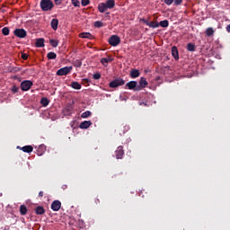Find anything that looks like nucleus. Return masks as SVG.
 Segmentation results:
<instances>
[{
    "instance_id": "nucleus-1",
    "label": "nucleus",
    "mask_w": 230,
    "mask_h": 230,
    "mask_svg": "<svg viewBox=\"0 0 230 230\" xmlns=\"http://www.w3.org/2000/svg\"><path fill=\"white\" fill-rule=\"evenodd\" d=\"M40 6L42 12H49L53 10V6H55V4L51 0H41L40 3Z\"/></svg>"
},
{
    "instance_id": "nucleus-2",
    "label": "nucleus",
    "mask_w": 230,
    "mask_h": 230,
    "mask_svg": "<svg viewBox=\"0 0 230 230\" xmlns=\"http://www.w3.org/2000/svg\"><path fill=\"white\" fill-rule=\"evenodd\" d=\"M124 89H128L129 91H134L135 93L141 91V88L138 87L137 81L128 82Z\"/></svg>"
},
{
    "instance_id": "nucleus-3",
    "label": "nucleus",
    "mask_w": 230,
    "mask_h": 230,
    "mask_svg": "<svg viewBox=\"0 0 230 230\" xmlns=\"http://www.w3.org/2000/svg\"><path fill=\"white\" fill-rule=\"evenodd\" d=\"M109 45L116 48V46H119L121 43V39L118 35H112L108 40Z\"/></svg>"
},
{
    "instance_id": "nucleus-4",
    "label": "nucleus",
    "mask_w": 230,
    "mask_h": 230,
    "mask_svg": "<svg viewBox=\"0 0 230 230\" xmlns=\"http://www.w3.org/2000/svg\"><path fill=\"white\" fill-rule=\"evenodd\" d=\"M109 85L111 89H116V87L125 85V80H123V78H121V77H119V78H116L115 80L111 81Z\"/></svg>"
},
{
    "instance_id": "nucleus-5",
    "label": "nucleus",
    "mask_w": 230,
    "mask_h": 230,
    "mask_svg": "<svg viewBox=\"0 0 230 230\" xmlns=\"http://www.w3.org/2000/svg\"><path fill=\"white\" fill-rule=\"evenodd\" d=\"M73 71V66H64L57 71L58 76H66L69 75V73Z\"/></svg>"
},
{
    "instance_id": "nucleus-6",
    "label": "nucleus",
    "mask_w": 230,
    "mask_h": 230,
    "mask_svg": "<svg viewBox=\"0 0 230 230\" xmlns=\"http://www.w3.org/2000/svg\"><path fill=\"white\" fill-rule=\"evenodd\" d=\"M13 35L18 39H25V37L28 35V32L24 29H15L13 31Z\"/></svg>"
},
{
    "instance_id": "nucleus-7",
    "label": "nucleus",
    "mask_w": 230,
    "mask_h": 230,
    "mask_svg": "<svg viewBox=\"0 0 230 230\" xmlns=\"http://www.w3.org/2000/svg\"><path fill=\"white\" fill-rule=\"evenodd\" d=\"M31 85H33V82L30 80H25L21 83L20 87L22 91H30V89H31Z\"/></svg>"
},
{
    "instance_id": "nucleus-8",
    "label": "nucleus",
    "mask_w": 230,
    "mask_h": 230,
    "mask_svg": "<svg viewBox=\"0 0 230 230\" xmlns=\"http://www.w3.org/2000/svg\"><path fill=\"white\" fill-rule=\"evenodd\" d=\"M123 155H125V151H123V146H119L115 151V157L116 159H123Z\"/></svg>"
},
{
    "instance_id": "nucleus-9",
    "label": "nucleus",
    "mask_w": 230,
    "mask_h": 230,
    "mask_svg": "<svg viewBox=\"0 0 230 230\" xmlns=\"http://www.w3.org/2000/svg\"><path fill=\"white\" fill-rule=\"evenodd\" d=\"M60 208H62V202L60 200H54L51 204L52 211H60Z\"/></svg>"
},
{
    "instance_id": "nucleus-10",
    "label": "nucleus",
    "mask_w": 230,
    "mask_h": 230,
    "mask_svg": "<svg viewBox=\"0 0 230 230\" xmlns=\"http://www.w3.org/2000/svg\"><path fill=\"white\" fill-rule=\"evenodd\" d=\"M108 10H112L114 6H116V1L114 0H107L103 3Z\"/></svg>"
},
{
    "instance_id": "nucleus-11",
    "label": "nucleus",
    "mask_w": 230,
    "mask_h": 230,
    "mask_svg": "<svg viewBox=\"0 0 230 230\" xmlns=\"http://www.w3.org/2000/svg\"><path fill=\"white\" fill-rule=\"evenodd\" d=\"M146 85H148V82H146V78L141 77L139 84H138V87H139L140 91H143V89H145V87Z\"/></svg>"
},
{
    "instance_id": "nucleus-12",
    "label": "nucleus",
    "mask_w": 230,
    "mask_h": 230,
    "mask_svg": "<svg viewBox=\"0 0 230 230\" xmlns=\"http://www.w3.org/2000/svg\"><path fill=\"white\" fill-rule=\"evenodd\" d=\"M50 26L54 31H57V30H58V19H52L50 22Z\"/></svg>"
},
{
    "instance_id": "nucleus-13",
    "label": "nucleus",
    "mask_w": 230,
    "mask_h": 230,
    "mask_svg": "<svg viewBox=\"0 0 230 230\" xmlns=\"http://www.w3.org/2000/svg\"><path fill=\"white\" fill-rule=\"evenodd\" d=\"M91 125H93V122H91V120H84L80 123L79 128L85 129L89 128Z\"/></svg>"
},
{
    "instance_id": "nucleus-14",
    "label": "nucleus",
    "mask_w": 230,
    "mask_h": 230,
    "mask_svg": "<svg viewBox=\"0 0 230 230\" xmlns=\"http://www.w3.org/2000/svg\"><path fill=\"white\" fill-rule=\"evenodd\" d=\"M172 55L174 59L179 60V49L175 46L172 48Z\"/></svg>"
},
{
    "instance_id": "nucleus-15",
    "label": "nucleus",
    "mask_w": 230,
    "mask_h": 230,
    "mask_svg": "<svg viewBox=\"0 0 230 230\" xmlns=\"http://www.w3.org/2000/svg\"><path fill=\"white\" fill-rule=\"evenodd\" d=\"M139 75H141V73L137 69H132L129 76L130 78H139Z\"/></svg>"
},
{
    "instance_id": "nucleus-16",
    "label": "nucleus",
    "mask_w": 230,
    "mask_h": 230,
    "mask_svg": "<svg viewBox=\"0 0 230 230\" xmlns=\"http://www.w3.org/2000/svg\"><path fill=\"white\" fill-rule=\"evenodd\" d=\"M44 38L37 39L35 43L36 48H44Z\"/></svg>"
},
{
    "instance_id": "nucleus-17",
    "label": "nucleus",
    "mask_w": 230,
    "mask_h": 230,
    "mask_svg": "<svg viewBox=\"0 0 230 230\" xmlns=\"http://www.w3.org/2000/svg\"><path fill=\"white\" fill-rule=\"evenodd\" d=\"M98 10L100 12V13H105V12H107V6L103 4V3H100L98 4Z\"/></svg>"
},
{
    "instance_id": "nucleus-18",
    "label": "nucleus",
    "mask_w": 230,
    "mask_h": 230,
    "mask_svg": "<svg viewBox=\"0 0 230 230\" xmlns=\"http://www.w3.org/2000/svg\"><path fill=\"white\" fill-rule=\"evenodd\" d=\"M22 152L25 154H31L33 152V146H24L22 147Z\"/></svg>"
},
{
    "instance_id": "nucleus-19",
    "label": "nucleus",
    "mask_w": 230,
    "mask_h": 230,
    "mask_svg": "<svg viewBox=\"0 0 230 230\" xmlns=\"http://www.w3.org/2000/svg\"><path fill=\"white\" fill-rule=\"evenodd\" d=\"M70 86L72 87V89H76L77 91H80V89H82V84H80L78 82L75 81L72 82Z\"/></svg>"
},
{
    "instance_id": "nucleus-20",
    "label": "nucleus",
    "mask_w": 230,
    "mask_h": 230,
    "mask_svg": "<svg viewBox=\"0 0 230 230\" xmlns=\"http://www.w3.org/2000/svg\"><path fill=\"white\" fill-rule=\"evenodd\" d=\"M205 33L207 37H213V35H215V30H213L211 27H208L207 28Z\"/></svg>"
},
{
    "instance_id": "nucleus-21",
    "label": "nucleus",
    "mask_w": 230,
    "mask_h": 230,
    "mask_svg": "<svg viewBox=\"0 0 230 230\" xmlns=\"http://www.w3.org/2000/svg\"><path fill=\"white\" fill-rule=\"evenodd\" d=\"M79 37L81 39H93V34H91L90 32H82L79 34Z\"/></svg>"
},
{
    "instance_id": "nucleus-22",
    "label": "nucleus",
    "mask_w": 230,
    "mask_h": 230,
    "mask_svg": "<svg viewBox=\"0 0 230 230\" xmlns=\"http://www.w3.org/2000/svg\"><path fill=\"white\" fill-rule=\"evenodd\" d=\"M35 213L36 215H44V213H46V209H44V207H37L35 208Z\"/></svg>"
},
{
    "instance_id": "nucleus-23",
    "label": "nucleus",
    "mask_w": 230,
    "mask_h": 230,
    "mask_svg": "<svg viewBox=\"0 0 230 230\" xmlns=\"http://www.w3.org/2000/svg\"><path fill=\"white\" fill-rule=\"evenodd\" d=\"M109 62H112V58H101V64H102V66H104L105 67H107Z\"/></svg>"
},
{
    "instance_id": "nucleus-24",
    "label": "nucleus",
    "mask_w": 230,
    "mask_h": 230,
    "mask_svg": "<svg viewBox=\"0 0 230 230\" xmlns=\"http://www.w3.org/2000/svg\"><path fill=\"white\" fill-rule=\"evenodd\" d=\"M158 24L162 28H168V26H170V22H168V20H164V21H161Z\"/></svg>"
},
{
    "instance_id": "nucleus-25",
    "label": "nucleus",
    "mask_w": 230,
    "mask_h": 230,
    "mask_svg": "<svg viewBox=\"0 0 230 230\" xmlns=\"http://www.w3.org/2000/svg\"><path fill=\"white\" fill-rule=\"evenodd\" d=\"M187 49L190 52L196 51L197 47L193 43H188L187 44Z\"/></svg>"
},
{
    "instance_id": "nucleus-26",
    "label": "nucleus",
    "mask_w": 230,
    "mask_h": 230,
    "mask_svg": "<svg viewBox=\"0 0 230 230\" xmlns=\"http://www.w3.org/2000/svg\"><path fill=\"white\" fill-rule=\"evenodd\" d=\"M47 58H49V60H55L57 58V53H55V52H49L47 54Z\"/></svg>"
},
{
    "instance_id": "nucleus-27",
    "label": "nucleus",
    "mask_w": 230,
    "mask_h": 230,
    "mask_svg": "<svg viewBox=\"0 0 230 230\" xmlns=\"http://www.w3.org/2000/svg\"><path fill=\"white\" fill-rule=\"evenodd\" d=\"M92 115H93V112H91V111H86L81 114V118L85 119L91 117Z\"/></svg>"
},
{
    "instance_id": "nucleus-28",
    "label": "nucleus",
    "mask_w": 230,
    "mask_h": 230,
    "mask_svg": "<svg viewBox=\"0 0 230 230\" xmlns=\"http://www.w3.org/2000/svg\"><path fill=\"white\" fill-rule=\"evenodd\" d=\"M40 103L43 107H48V105H49V100H48L46 97H43L41 98Z\"/></svg>"
},
{
    "instance_id": "nucleus-29",
    "label": "nucleus",
    "mask_w": 230,
    "mask_h": 230,
    "mask_svg": "<svg viewBox=\"0 0 230 230\" xmlns=\"http://www.w3.org/2000/svg\"><path fill=\"white\" fill-rule=\"evenodd\" d=\"M20 213L21 215H26V213H28V208H26V206L21 205Z\"/></svg>"
},
{
    "instance_id": "nucleus-30",
    "label": "nucleus",
    "mask_w": 230,
    "mask_h": 230,
    "mask_svg": "<svg viewBox=\"0 0 230 230\" xmlns=\"http://www.w3.org/2000/svg\"><path fill=\"white\" fill-rule=\"evenodd\" d=\"M149 28H159V22H149Z\"/></svg>"
},
{
    "instance_id": "nucleus-31",
    "label": "nucleus",
    "mask_w": 230,
    "mask_h": 230,
    "mask_svg": "<svg viewBox=\"0 0 230 230\" xmlns=\"http://www.w3.org/2000/svg\"><path fill=\"white\" fill-rule=\"evenodd\" d=\"M2 33H3V35H5V36L10 35V28H8V27H4V28L2 29Z\"/></svg>"
},
{
    "instance_id": "nucleus-32",
    "label": "nucleus",
    "mask_w": 230,
    "mask_h": 230,
    "mask_svg": "<svg viewBox=\"0 0 230 230\" xmlns=\"http://www.w3.org/2000/svg\"><path fill=\"white\" fill-rule=\"evenodd\" d=\"M49 42L52 48H57L58 46V40H49Z\"/></svg>"
},
{
    "instance_id": "nucleus-33",
    "label": "nucleus",
    "mask_w": 230,
    "mask_h": 230,
    "mask_svg": "<svg viewBox=\"0 0 230 230\" xmlns=\"http://www.w3.org/2000/svg\"><path fill=\"white\" fill-rule=\"evenodd\" d=\"M93 26L95 28H103V22H102L101 21L94 22Z\"/></svg>"
},
{
    "instance_id": "nucleus-34",
    "label": "nucleus",
    "mask_w": 230,
    "mask_h": 230,
    "mask_svg": "<svg viewBox=\"0 0 230 230\" xmlns=\"http://www.w3.org/2000/svg\"><path fill=\"white\" fill-rule=\"evenodd\" d=\"M74 66H75V67H82V60L76 59V60L74 62Z\"/></svg>"
},
{
    "instance_id": "nucleus-35",
    "label": "nucleus",
    "mask_w": 230,
    "mask_h": 230,
    "mask_svg": "<svg viewBox=\"0 0 230 230\" xmlns=\"http://www.w3.org/2000/svg\"><path fill=\"white\" fill-rule=\"evenodd\" d=\"M71 3L74 6L80 8V1L79 0H71Z\"/></svg>"
},
{
    "instance_id": "nucleus-36",
    "label": "nucleus",
    "mask_w": 230,
    "mask_h": 230,
    "mask_svg": "<svg viewBox=\"0 0 230 230\" xmlns=\"http://www.w3.org/2000/svg\"><path fill=\"white\" fill-rule=\"evenodd\" d=\"M102 78V74L95 73L93 74V80H100Z\"/></svg>"
},
{
    "instance_id": "nucleus-37",
    "label": "nucleus",
    "mask_w": 230,
    "mask_h": 230,
    "mask_svg": "<svg viewBox=\"0 0 230 230\" xmlns=\"http://www.w3.org/2000/svg\"><path fill=\"white\" fill-rule=\"evenodd\" d=\"M140 22H143L144 24H146V26H149V24H150V22H148V20H146L145 18H141Z\"/></svg>"
},
{
    "instance_id": "nucleus-38",
    "label": "nucleus",
    "mask_w": 230,
    "mask_h": 230,
    "mask_svg": "<svg viewBox=\"0 0 230 230\" xmlns=\"http://www.w3.org/2000/svg\"><path fill=\"white\" fill-rule=\"evenodd\" d=\"M89 0H81L82 6H87L89 4Z\"/></svg>"
},
{
    "instance_id": "nucleus-39",
    "label": "nucleus",
    "mask_w": 230,
    "mask_h": 230,
    "mask_svg": "<svg viewBox=\"0 0 230 230\" xmlns=\"http://www.w3.org/2000/svg\"><path fill=\"white\" fill-rule=\"evenodd\" d=\"M12 92L14 93H19V87L13 85V86L12 87Z\"/></svg>"
},
{
    "instance_id": "nucleus-40",
    "label": "nucleus",
    "mask_w": 230,
    "mask_h": 230,
    "mask_svg": "<svg viewBox=\"0 0 230 230\" xmlns=\"http://www.w3.org/2000/svg\"><path fill=\"white\" fill-rule=\"evenodd\" d=\"M175 6H179V4H182V0H173Z\"/></svg>"
},
{
    "instance_id": "nucleus-41",
    "label": "nucleus",
    "mask_w": 230,
    "mask_h": 230,
    "mask_svg": "<svg viewBox=\"0 0 230 230\" xmlns=\"http://www.w3.org/2000/svg\"><path fill=\"white\" fill-rule=\"evenodd\" d=\"M165 4H167V6H170L172 3H173V0H164Z\"/></svg>"
},
{
    "instance_id": "nucleus-42",
    "label": "nucleus",
    "mask_w": 230,
    "mask_h": 230,
    "mask_svg": "<svg viewBox=\"0 0 230 230\" xmlns=\"http://www.w3.org/2000/svg\"><path fill=\"white\" fill-rule=\"evenodd\" d=\"M22 60H26L28 58V54L26 53L22 54Z\"/></svg>"
},
{
    "instance_id": "nucleus-43",
    "label": "nucleus",
    "mask_w": 230,
    "mask_h": 230,
    "mask_svg": "<svg viewBox=\"0 0 230 230\" xmlns=\"http://www.w3.org/2000/svg\"><path fill=\"white\" fill-rule=\"evenodd\" d=\"M55 4H62V0H54Z\"/></svg>"
},
{
    "instance_id": "nucleus-44",
    "label": "nucleus",
    "mask_w": 230,
    "mask_h": 230,
    "mask_svg": "<svg viewBox=\"0 0 230 230\" xmlns=\"http://www.w3.org/2000/svg\"><path fill=\"white\" fill-rule=\"evenodd\" d=\"M91 81L87 78L83 79V84H89Z\"/></svg>"
},
{
    "instance_id": "nucleus-45",
    "label": "nucleus",
    "mask_w": 230,
    "mask_h": 230,
    "mask_svg": "<svg viewBox=\"0 0 230 230\" xmlns=\"http://www.w3.org/2000/svg\"><path fill=\"white\" fill-rule=\"evenodd\" d=\"M39 197H44V192L43 191H40L39 192Z\"/></svg>"
},
{
    "instance_id": "nucleus-46",
    "label": "nucleus",
    "mask_w": 230,
    "mask_h": 230,
    "mask_svg": "<svg viewBox=\"0 0 230 230\" xmlns=\"http://www.w3.org/2000/svg\"><path fill=\"white\" fill-rule=\"evenodd\" d=\"M226 31H228V33H230V24H228V25L226 26Z\"/></svg>"
},
{
    "instance_id": "nucleus-47",
    "label": "nucleus",
    "mask_w": 230,
    "mask_h": 230,
    "mask_svg": "<svg viewBox=\"0 0 230 230\" xmlns=\"http://www.w3.org/2000/svg\"><path fill=\"white\" fill-rule=\"evenodd\" d=\"M139 105H144V107H146V102H140Z\"/></svg>"
},
{
    "instance_id": "nucleus-48",
    "label": "nucleus",
    "mask_w": 230,
    "mask_h": 230,
    "mask_svg": "<svg viewBox=\"0 0 230 230\" xmlns=\"http://www.w3.org/2000/svg\"><path fill=\"white\" fill-rule=\"evenodd\" d=\"M97 202H100V199H97Z\"/></svg>"
}]
</instances>
